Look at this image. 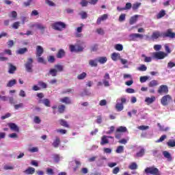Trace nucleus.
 <instances>
[{
  "mask_svg": "<svg viewBox=\"0 0 175 175\" xmlns=\"http://www.w3.org/2000/svg\"><path fill=\"white\" fill-rule=\"evenodd\" d=\"M126 103V98L125 97H121L116 100V109L117 111H122L124 110V105Z\"/></svg>",
  "mask_w": 175,
  "mask_h": 175,
  "instance_id": "obj_1",
  "label": "nucleus"
},
{
  "mask_svg": "<svg viewBox=\"0 0 175 175\" xmlns=\"http://www.w3.org/2000/svg\"><path fill=\"white\" fill-rule=\"evenodd\" d=\"M144 172L146 174H152V175H161V171L155 166L148 167L144 170Z\"/></svg>",
  "mask_w": 175,
  "mask_h": 175,
  "instance_id": "obj_2",
  "label": "nucleus"
},
{
  "mask_svg": "<svg viewBox=\"0 0 175 175\" xmlns=\"http://www.w3.org/2000/svg\"><path fill=\"white\" fill-rule=\"evenodd\" d=\"M52 28L55 31H62V29L66 28V25L62 22H56L53 24Z\"/></svg>",
  "mask_w": 175,
  "mask_h": 175,
  "instance_id": "obj_3",
  "label": "nucleus"
},
{
  "mask_svg": "<svg viewBox=\"0 0 175 175\" xmlns=\"http://www.w3.org/2000/svg\"><path fill=\"white\" fill-rule=\"evenodd\" d=\"M33 59L32 58L27 59V62L25 64V69L29 73H31L32 68H33Z\"/></svg>",
  "mask_w": 175,
  "mask_h": 175,
  "instance_id": "obj_4",
  "label": "nucleus"
},
{
  "mask_svg": "<svg viewBox=\"0 0 175 175\" xmlns=\"http://www.w3.org/2000/svg\"><path fill=\"white\" fill-rule=\"evenodd\" d=\"M144 36L140 33H133L129 36V40L132 42H137V39H143Z\"/></svg>",
  "mask_w": 175,
  "mask_h": 175,
  "instance_id": "obj_5",
  "label": "nucleus"
},
{
  "mask_svg": "<svg viewBox=\"0 0 175 175\" xmlns=\"http://www.w3.org/2000/svg\"><path fill=\"white\" fill-rule=\"evenodd\" d=\"M172 100V96L169 94H167L163 96L161 99V103L163 106H167Z\"/></svg>",
  "mask_w": 175,
  "mask_h": 175,
  "instance_id": "obj_6",
  "label": "nucleus"
},
{
  "mask_svg": "<svg viewBox=\"0 0 175 175\" xmlns=\"http://www.w3.org/2000/svg\"><path fill=\"white\" fill-rule=\"evenodd\" d=\"M103 84L105 87H110V75L107 72L103 77Z\"/></svg>",
  "mask_w": 175,
  "mask_h": 175,
  "instance_id": "obj_7",
  "label": "nucleus"
},
{
  "mask_svg": "<svg viewBox=\"0 0 175 175\" xmlns=\"http://www.w3.org/2000/svg\"><path fill=\"white\" fill-rule=\"evenodd\" d=\"M154 57L157 58V59H163V58L167 57V53L163 51L156 52L154 53Z\"/></svg>",
  "mask_w": 175,
  "mask_h": 175,
  "instance_id": "obj_8",
  "label": "nucleus"
},
{
  "mask_svg": "<svg viewBox=\"0 0 175 175\" xmlns=\"http://www.w3.org/2000/svg\"><path fill=\"white\" fill-rule=\"evenodd\" d=\"M157 92L160 94V95H162V94H167V92H169V88L166 85H161L159 86Z\"/></svg>",
  "mask_w": 175,
  "mask_h": 175,
  "instance_id": "obj_9",
  "label": "nucleus"
},
{
  "mask_svg": "<svg viewBox=\"0 0 175 175\" xmlns=\"http://www.w3.org/2000/svg\"><path fill=\"white\" fill-rule=\"evenodd\" d=\"M162 36L163 38H171V39H173L175 36V33L172 32V29H169L167 31L163 33Z\"/></svg>",
  "mask_w": 175,
  "mask_h": 175,
  "instance_id": "obj_10",
  "label": "nucleus"
},
{
  "mask_svg": "<svg viewBox=\"0 0 175 175\" xmlns=\"http://www.w3.org/2000/svg\"><path fill=\"white\" fill-rule=\"evenodd\" d=\"M155 100H157L155 96H152L151 97H146L145 98L146 105H152Z\"/></svg>",
  "mask_w": 175,
  "mask_h": 175,
  "instance_id": "obj_11",
  "label": "nucleus"
},
{
  "mask_svg": "<svg viewBox=\"0 0 175 175\" xmlns=\"http://www.w3.org/2000/svg\"><path fill=\"white\" fill-rule=\"evenodd\" d=\"M44 53V49L40 45L36 46V57H42V55Z\"/></svg>",
  "mask_w": 175,
  "mask_h": 175,
  "instance_id": "obj_12",
  "label": "nucleus"
},
{
  "mask_svg": "<svg viewBox=\"0 0 175 175\" xmlns=\"http://www.w3.org/2000/svg\"><path fill=\"white\" fill-rule=\"evenodd\" d=\"M36 27L38 29H40V31H42V32H44V29H46V26L44 25L42 23H36L31 25V27Z\"/></svg>",
  "mask_w": 175,
  "mask_h": 175,
  "instance_id": "obj_13",
  "label": "nucleus"
},
{
  "mask_svg": "<svg viewBox=\"0 0 175 175\" xmlns=\"http://www.w3.org/2000/svg\"><path fill=\"white\" fill-rule=\"evenodd\" d=\"M59 144H61V139L56 137L52 143V146L54 147V148H58V147H59Z\"/></svg>",
  "mask_w": 175,
  "mask_h": 175,
  "instance_id": "obj_14",
  "label": "nucleus"
},
{
  "mask_svg": "<svg viewBox=\"0 0 175 175\" xmlns=\"http://www.w3.org/2000/svg\"><path fill=\"white\" fill-rule=\"evenodd\" d=\"M108 17L109 15H107V14L102 15L101 16L98 18L96 21V24H98V25H100V23H102V21H106V19L108 18Z\"/></svg>",
  "mask_w": 175,
  "mask_h": 175,
  "instance_id": "obj_15",
  "label": "nucleus"
},
{
  "mask_svg": "<svg viewBox=\"0 0 175 175\" xmlns=\"http://www.w3.org/2000/svg\"><path fill=\"white\" fill-rule=\"evenodd\" d=\"M8 126L10 128L11 131H13L14 132H19L20 129H18V126L14 123H10L8 124Z\"/></svg>",
  "mask_w": 175,
  "mask_h": 175,
  "instance_id": "obj_16",
  "label": "nucleus"
},
{
  "mask_svg": "<svg viewBox=\"0 0 175 175\" xmlns=\"http://www.w3.org/2000/svg\"><path fill=\"white\" fill-rule=\"evenodd\" d=\"M59 102H62V103H65L66 105H70V103H72V100L69 97L62 98L59 99Z\"/></svg>",
  "mask_w": 175,
  "mask_h": 175,
  "instance_id": "obj_17",
  "label": "nucleus"
},
{
  "mask_svg": "<svg viewBox=\"0 0 175 175\" xmlns=\"http://www.w3.org/2000/svg\"><path fill=\"white\" fill-rule=\"evenodd\" d=\"M139 17H140V15H135L131 16L129 21L130 25H133V24L137 21V18H139Z\"/></svg>",
  "mask_w": 175,
  "mask_h": 175,
  "instance_id": "obj_18",
  "label": "nucleus"
},
{
  "mask_svg": "<svg viewBox=\"0 0 175 175\" xmlns=\"http://www.w3.org/2000/svg\"><path fill=\"white\" fill-rule=\"evenodd\" d=\"M65 50L64 49H59L56 55L57 58L62 59L64 57H65Z\"/></svg>",
  "mask_w": 175,
  "mask_h": 175,
  "instance_id": "obj_19",
  "label": "nucleus"
},
{
  "mask_svg": "<svg viewBox=\"0 0 175 175\" xmlns=\"http://www.w3.org/2000/svg\"><path fill=\"white\" fill-rule=\"evenodd\" d=\"M58 73V70L55 68H51L49 72L48 76H52V77H55Z\"/></svg>",
  "mask_w": 175,
  "mask_h": 175,
  "instance_id": "obj_20",
  "label": "nucleus"
},
{
  "mask_svg": "<svg viewBox=\"0 0 175 175\" xmlns=\"http://www.w3.org/2000/svg\"><path fill=\"white\" fill-rule=\"evenodd\" d=\"M111 59L113 61H117L121 59V55L119 53H113L111 55Z\"/></svg>",
  "mask_w": 175,
  "mask_h": 175,
  "instance_id": "obj_21",
  "label": "nucleus"
},
{
  "mask_svg": "<svg viewBox=\"0 0 175 175\" xmlns=\"http://www.w3.org/2000/svg\"><path fill=\"white\" fill-rule=\"evenodd\" d=\"M38 103H43L46 107H50V100H49V98H45L44 100L40 99L38 100Z\"/></svg>",
  "mask_w": 175,
  "mask_h": 175,
  "instance_id": "obj_22",
  "label": "nucleus"
},
{
  "mask_svg": "<svg viewBox=\"0 0 175 175\" xmlns=\"http://www.w3.org/2000/svg\"><path fill=\"white\" fill-rule=\"evenodd\" d=\"M89 65L92 68H96L98 66V59L89 60Z\"/></svg>",
  "mask_w": 175,
  "mask_h": 175,
  "instance_id": "obj_23",
  "label": "nucleus"
},
{
  "mask_svg": "<svg viewBox=\"0 0 175 175\" xmlns=\"http://www.w3.org/2000/svg\"><path fill=\"white\" fill-rule=\"evenodd\" d=\"M97 62H99L101 65L106 64L107 62V57H99L97 58Z\"/></svg>",
  "mask_w": 175,
  "mask_h": 175,
  "instance_id": "obj_24",
  "label": "nucleus"
},
{
  "mask_svg": "<svg viewBox=\"0 0 175 175\" xmlns=\"http://www.w3.org/2000/svg\"><path fill=\"white\" fill-rule=\"evenodd\" d=\"M163 155L166 159H167L168 162H172V155L167 151H163Z\"/></svg>",
  "mask_w": 175,
  "mask_h": 175,
  "instance_id": "obj_25",
  "label": "nucleus"
},
{
  "mask_svg": "<svg viewBox=\"0 0 175 175\" xmlns=\"http://www.w3.org/2000/svg\"><path fill=\"white\" fill-rule=\"evenodd\" d=\"M16 69V66H13L12 64H9L8 73H10V75H13Z\"/></svg>",
  "mask_w": 175,
  "mask_h": 175,
  "instance_id": "obj_26",
  "label": "nucleus"
},
{
  "mask_svg": "<svg viewBox=\"0 0 175 175\" xmlns=\"http://www.w3.org/2000/svg\"><path fill=\"white\" fill-rule=\"evenodd\" d=\"M24 173L25 174H33L35 173V168L29 167L24 171Z\"/></svg>",
  "mask_w": 175,
  "mask_h": 175,
  "instance_id": "obj_27",
  "label": "nucleus"
},
{
  "mask_svg": "<svg viewBox=\"0 0 175 175\" xmlns=\"http://www.w3.org/2000/svg\"><path fill=\"white\" fill-rule=\"evenodd\" d=\"M81 27H77L76 29L77 38H80V36H81V34H80V33L83 32V27H84V25L81 24Z\"/></svg>",
  "mask_w": 175,
  "mask_h": 175,
  "instance_id": "obj_28",
  "label": "nucleus"
},
{
  "mask_svg": "<svg viewBox=\"0 0 175 175\" xmlns=\"http://www.w3.org/2000/svg\"><path fill=\"white\" fill-rule=\"evenodd\" d=\"M137 167V163H136L135 162H133L129 165V168L130 169V170H136Z\"/></svg>",
  "mask_w": 175,
  "mask_h": 175,
  "instance_id": "obj_29",
  "label": "nucleus"
},
{
  "mask_svg": "<svg viewBox=\"0 0 175 175\" xmlns=\"http://www.w3.org/2000/svg\"><path fill=\"white\" fill-rule=\"evenodd\" d=\"M27 51H28V49L27 48H21L16 51V54H20V55L25 54Z\"/></svg>",
  "mask_w": 175,
  "mask_h": 175,
  "instance_id": "obj_30",
  "label": "nucleus"
},
{
  "mask_svg": "<svg viewBox=\"0 0 175 175\" xmlns=\"http://www.w3.org/2000/svg\"><path fill=\"white\" fill-rule=\"evenodd\" d=\"M109 143V139H107V136L104 135L101 138L100 144L103 146L104 144H107Z\"/></svg>",
  "mask_w": 175,
  "mask_h": 175,
  "instance_id": "obj_31",
  "label": "nucleus"
},
{
  "mask_svg": "<svg viewBox=\"0 0 175 175\" xmlns=\"http://www.w3.org/2000/svg\"><path fill=\"white\" fill-rule=\"evenodd\" d=\"M159 83H158V81L157 80H152L149 83H148V87L152 88V87H157Z\"/></svg>",
  "mask_w": 175,
  "mask_h": 175,
  "instance_id": "obj_32",
  "label": "nucleus"
},
{
  "mask_svg": "<svg viewBox=\"0 0 175 175\" xmlns=\"http://www.w3.org/2000/svg\"><path fill=\"white\" fill-rule=\"evenodd\" d=\"M142 6V3L136 2L133 4L132 9L133 10H137Z\"/></svg>",
  "mask_w": 175,
  "mask_h": 175,
  "instance_id": "obj_33",
  "label": "nucleus"
},
{
  "mask_svg": "<svg viewBox=\"0 0 175 175\" xmlns=\"http://www.w3.org/2000/svg\"><path fill=\"white\" fill-rule=\"evenodd\" d=\"M145 152H146V150H144V148H141L140 150L138 152H137L136 157H137L138 158H140L143 157V155H144Z\"/></svg>",
  "mask_w": 175,
  "mask_h": 175,
  "instance_id": "obj_34",
  "label": "nucleus"
},
{
  "mask_svg": "<svg viewBox=\"0 0 175 175\" xmlns=\"http://www.w3.org/2000/svg\"><path fill=\"white\" fill-rule=\"evenodd\" d=\"M17 80L16 79H12L8 81L7 83V87H13V85H15L16 84Z\"/></svg>",
  "mask_w": 175,
  "mask_h": 175,
  "instance_id": "obj_35",
  "label": "nucleus"
},
{
  "mask_svg": "<svg viewBox=\"0 0 175 175\" xmlns=\"http://www.w3.org/2000/svg\"><path fill=\"white\" fill-rule=\"evenodd\" d=\"M59 122L62 126H65V128H69V124H68V122L65 121L64 120L61 119L59 120Z\"/></svg>",
  "mask_w": 175,
  "mask_h": 175,
  "instance_id": "obj_36",
  "label": "nucleus"
},
{
  "mask_svg": "<svg viewBox=\"0 0 175 175\" xmlns=\"http://www.w3.org/2000/svg\"><path fill=\"white\" fill-rule=\"evenodd\" d=\"M142 58H144V62H151V61H152V57H147L144 54L142 55Z\"/></svg>",
  "mask_w": 175,
  "mask_h": 175,
  "instance_id": "obj_37",
  "label": "nucleus"
},
{
  "mask_svg": "<svg viewBox=\"0 0 175 175\" xmlns=\"http://www.w3.org/2000/svg\"><path fill=\"white\" fill-rule=\"evenodd\" d=\"M124 152V146H119L116 150V154H122Z\"/></svg>",
  "mask_w": 175,
  "mask_h": 175,
  "instance_id": "obj_38",
  "label": "nucleus"
},
{
  "mask_svg": "<svg viewBox=\"0 0 175 175\" xmlns=\"http://www.w3.org/2000/svg\"><path fill=\"white\" fill-rule=\"evenodd\" d=\"M55 68L57 72H63L64 71V66L61 64L55 65Z\"/></svg>",
  "mask_w": 175,
  "mask_h": 175,
  "instance_id": "obj_39",
  "label": "nucleus"
},
{
  "mask_svg": "<svg viewBox=\"0 0 175 175\" xmlns=\"http://www.w3.org/2000/svg\"><path fill=\"white\" fill-rule=\"evenodd\" d=\"M87 77V73L86 72H82L79 75L77 76L78 80H84Z\"/></svg>",
  "mask_w": 175,
  "mask_h": 175,
  "instance_id": "obj_40",
  "label": "nucleus"
},
{
  "mask_svg": "<svg viewBox=\"0 0 175 175\" xmlns=\"http://www.w3.org/2000/svg\"><path fill=\"white\" fill-rule=\"evenodd\" d=\"M161 36V33L159 31H154L152 35V39H158Z\"/></svg>",
  "mask_w": 175,
  "mask_h": 175,
  "instance_id": "obj_41",
  "label": "nucleus"
},
{
  "mask_svg": "<svg viewBox=\"0 0 175 175\" xmlns=\"http://www.w3.org/2000/svg\"><path fill=\"white\" fill-rule=\"evenodd\" d=\"M64 158L61 156H59V154H55L53 156V159L55 161V162L58 163L59 161H61V159H63Z\"/></svg>",
  "mask_w": 175,
  "mask_h": 175,
  "instance_id": "obj_42",
  "label": "nucleus"
},
{
  "mask_svg": "<svg viewBox=\"0 0 175 175\" xmlns=\"http://www.w3.org/2000/svg\"><path fill=\"white\" fill-rule=\"evenodd\" d=\"M166 14V12L164 10H162L159 12V13L157 14V18H162V17L165 16Z\"/></svg>",
  "mask_w": 175,
  "mask_h": 175,
  "instance_id": "obj_43",
  "label": "nucleus"
},
{
  "mask_svg": "<svg viewBox=\"0 0 175 175\" xmlns=\"http://www.w3.org/2000/svg\"><path fill=\"white\" fill-rule=\"evenodd\" d=\"M137 70H139V72H146V70H147V66L144 64H142L137 68Z\"/></svg>",
  "mask_w": 175,
  "mask_h": 175,
  "instance_id": "obj_44",
  "label": "nucleus"
},
{
  "mask_svg": "<svg viewBox=\"0 0 175 175\" xmlns=\"http://www.w3.org/2000/svg\"><path fill=\"white\" fill-rule=\"evenodd\" d=\"M69 49L71 53H77V46L70 45Z\"/></svg>",
  "mask_w": 175,
  "mask_h": 175,
  "instance_id": "obj_45",
  "label": "nucleus"
},
{
  "mask_svg": "<svg viewBox=\"0 0 175 175\" xmlns=\"http://www.w3.org/2000/svg\"><path fill=\"white\" fill-rule=\"evenodd\" d=\"M115 49L116 50H117L118 51H122V50H124V46H122V44H117L115 46Z\"/></svg>",
  "mask_w": 175,
  "mask_h": 175,
  "instance_id": "obj_46",
  "label": "nucleus"
},
{
  "mask_svg": "<svg viewBox=\"0 0 175 175\" xmlns=\"http://www.w3.org/2000/svg\"><path fill=\"white\" fill-rule=\"evenodd\" d=\"M126 131H127L126 127L121 126H119L117 129L116 132H122V133H124V132H126Z\"/></svg>",
  "mask_w": 175,
  "mask_h": 175,
  "instance_id": "obj_47",
  "label": "nucleus"
},
{
  "mask_svg": "<svg viewBox=\"0 0 175 175\" xmlns=\"http://www.w3.org/2000/svg\"><path fill=\"white\" fill-rule=\"evenodd\" d=\"M167 145L168 146V147H175V141L173 139H170L167 142Z\"/></svg>",
  "mask_w": 175,
  "mask_h": 175,
  "instance_id": "obj_48",
  "label": "nucleus"
},
{
  "mask_svg": "<svg viewBox=\"0 0 175 175\" xmlns=\"http://www.w3.org/2000/svg\"><path fill=\"white\" fill-rule=\"evenodd\" d=\"M148 79H150V77L148 76L140 77L139 81L140 83H146Z\"/></svg>",
  "mask_w": 175,
  "mask_h": 175,
  "instance_id": "obj_49",
  "label": "nucleus"
},
{
  "mask_svg": "<svg viewBox=\"0 0 175 175\" xmlns=\"http://www.w3.org/2000/svg\"><path fill=\"white\" fill-rule=\"evenodd\" d=\"M157 126H159L160 131H165V132L169 131V129H170L169 127L164 128L163 126H162V125H161V123H158Z\"/></svg>",
  "mask_w": 175,
  "mask_h": 175,
  "instance_id": "obj_50",
  "label": "nucleus"
},
{
  "mask_svg": "<svg viewBox=\"0 0 175 175\" xmlns=\"http://www.w3.org/2000/svg\"><path fill=\"white\" fill-rule=\"evenodd\" d=\"M65 107H66L64 105H62L59 106L58 107V111H59V113H64V111H65Z\"/></svg>",
  "mask_w": 175,
  "mask_h": 175,
  "instance_id": "obj_51",
  "label": "nucleus"
},
{
  "mask_svg": "<svg viewBox=\"0 0 175 175\" xmlns=\"http://www.w3.org/2000/svg\"><path fill=\"white\" fill-rule=\"evenodd\" d=\"M33 122L35 124H40V122H42V120H40V118H39V116H35L33 118Z\"/></svg>",
  "mask_w": 175,
  "mask_h": 175,
  "instance_id": "obj_52",
  "label": "nucleus"
},
{
  "mask_svg": "<svg viewBox=\"0 0 175 175\" xmlns=\"http://www.w3.org/2000/svg\"><path fill=\"white\" fill-rule=\"evenodd\" d=\"M55 62V57H54V56H49L48 57V62H50V64H54V62Z\"/></svg>",
  "mask_w": 175,
  "mask_h": 175,
  "instance_id": "obj_53",
  "label": "nucleus"
},
{
  "mask_svg": "<svg viewBox=\"0 0 175 175\" xmlns=\"http://www.w3.org/2000/svg\"><path fill=\"white\" fill-rule=\"evenodd\" d=\"M4 170H13L14 169V167L12 165H5L3 167Z\"/></svg>",
  "mask_w": 175,
  "mask_h": 175,
  "instance_id": "obj_54",
  "label": "nucleus"
},
{
  "mask_svg": "<svg viewBox=\"0 0 175 175\" xmlns=\"http://www.w3.org/2000/svg\"><path fill=\"white\" fill-rule=\"evenodd\" d=\"M46 172L48 175H54V170L51 168H46Z\"/></svg>",
  "mask_w": 175,
  "mask_h": 175,
  "instance_id": "obj_55",
  "label": "nucleus"
},
{
  "mask_svg": "<svg viewBox=\"0 0 175 175\" xmlns=\"http://www.w3.org/2000/svg\"><path fill=\"white\" fill-rule=\"evenodd\" d=\"M29 152H38L39 148L38 147H33L31 148H29Z\"/></svg>",
  "mask_w": 175,
  "mask_h": 175,
  "instance_id": "obj_56",
  "label": "nucleus"
},
{
  "mask_svg": "<svg viewBox=\"0 0 175 175\" xmlns=\"http://www.w3.org/2000/svg\"><path fill=\"white\" fill-rule=\"evenodd\" d=\"M38 85L42 88H47V84L43 81H39Z\"/></svg>",
  "mask_w": 175,
  "mask_h": 175,
  "instance_id": "obj_57",
  "label": "nucleus"
},
{
  "mask_svg": "<svg viewBox=\"0 0 175 175\" xmlns=\"http://www.w3.org/2000/svg\"><path fill=\"white\" fill-rule=\"evenodd\" d=\"M96 158H98V156H93L88 159V162H95L96 161Z\"/></svg>",
  "mask_w": 175,
  "mask_h": 175,
  "instance_id": "obj_58",
  "label": "nucleus"
},
{
  "mask_svg": "<svg viewBox=\"0 0 175 175\" xmlns=\"http://www.w3.org/2000/svg\"><path fill=\"white\" fill-rule=\"evenodd\" d=\"M80 16H81L82 19L87 18V17H88L87 12H85L84 11H82L80 12Z\"/></svg>",
  "mask_w": 175,
  "mask_h": 175,
  "instance_id": "obj_59",
  "label": "nucleus"
},
{
  "mask_svg": "<svg viewBox=\"0 0 175 175\" xmlns=\"http://www.w3.org/2000/svg\"><path fill=\"white\" fill-rule=\"evenodd\" d=\"M45 3L49 6H55V3L50 0H46Z\"/></svg>",
  "mask_w": 175,
  "mask_h": 175,
  "instance_id": "obj_60",
  "label": "nucleus"
},
{
  "mask_svg": "<svg viewBox=\"0 0 175 175\" xmlns=\"http://www.w3.org/2000/svg\"><path fill=\"white\" fill-rule=\"evenodd\" d=\"M138 129L140 130V131H146V129H150V126H138Z\"/></svg>",
  "mask_w": 175,
  "mask_h": 175,
  "instance_id": "obj_61",
  "label": "nucleus"
},
{
  "mask_svg": "<svg viewBox=\"0 0 175 175\" xmlns=\"http://www.w3.org/2000/svg\"><path fill=\"white\" fill-rule=\"evenodd\" d=\"M126 14H122L120 16H119V21L121 23L122 21H125V17H126Z\"/></svg>",
  "mask_w": 175,
  "mask_h": 175,
  "instance_id": "obj_62",
  "label": "nucleus"
},
{
  "mask_svg": "<svg viewBox=\"0 0 175 175\" xmlns=\"http://www.w3.org/2000/svg\"><path fill=\"white\" fill-rule=\"evenodd\" d=\"M73 89H66L63 91V94H73Z\"/></svg>",
  "mask_w": 175,
  "mask_h": 175,
  "instance_id": "obj_63",
  "label": "nucleus"
},
{
  "mask_svg": "<svg viewBox=\"0 0 175 175\" xmlns=\"http://www.w3.org/2000/svg\"><path fill=\"white\" fill-rule=\"evenodd\" d=\"M175 66V63L173 62H170L167 64V68H170V69H172V68H174Z\"/></svg>",
  "mask_w": 175,
  "mask_h": 175,
  "instance_id": "obj_64",
  "label": "nucleus"
}]
</instances>
